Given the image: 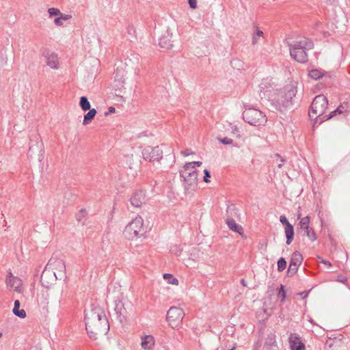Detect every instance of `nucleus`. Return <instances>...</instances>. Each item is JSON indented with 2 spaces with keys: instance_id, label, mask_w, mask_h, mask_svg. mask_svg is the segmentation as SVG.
Returning <instances> with one entry per match:
<instances>
[{
  "instance_id": "nucleus-1",
  "label": "nucleus",
  "mask_w": 350,
  "mask_h": 350,
  "mask_svg": "<svg viewBox=\"0 0 350 350\" xmlns=\"http://www.w3.org/2000/svg\"><path fill=\"white\" fill-rule=\"evenodd\" d=\"M267 80L262 81L260 84V93L267 97L275 109L283 112L293 106V98L297 94V88L293 85H287L281 90H275L269 85Z\"/></svg>"
},
{
  "instance_id": "nucleus-2",
  "label": "nucleus",
  "mask_w": 350,
  "mask_h": 350,
  "mask_svg": "<svg viewBox=\"0 0 350 350\" xmlns=\"http://www.w3.org/2000/svg\"><path fill=\"white\" fill-rule=\"evenodd\" d=\"M85 328L89 337L96 340L98 335H105L109 330V324L104 312L100 308H94L85 317Z\"/></svg>"
},
{
  "instance_id": "nucleus-3",
  "label": "nucleus",
  "mask_w": 350,
  "mask_h": 350,
  "mask_svg": "<svg viewBox=\"0 0 350 350\" xmlns=\"http://www.w3.org/2000/svg\"><path fill=\"white\" fill-rule=\"evenodd\" d=\"M314 48L312 40L306 38L294 41L289 44L291 57L299 63H306L308 60V51Z\"/></svg>"
},
{
  "instance_id": "nucleus-4",
  "label": "nucleus",
  "mask_w": 350,
  "mask_h": 350,
  "mask_svg": "<svg viewBox=\"0 0 350 350\" xmlns=\"http://www.w3.org/2000/svg\"><path fill=\"white\" fill-rule=\"evenodd\" d=\"M327 107L328 100L324 95L320 94L314 97L308 111L310 118L314 120V126L320 125L326 120L324 113Z\"/></svg>"
},
{
  "instance_id": "nucleus-5",
  "label": "nucleus",
  "mask_w": 350,
  "mask_h": 350,
  "mask_svg": "<svg viewBox=\"0 0 350 350\" xmlns=\"http://www.w3.org/2000/svg\"><path fill=\"white\" fill-rule=\"evenodd\" d=\"M180 176L184 182L185 189L187 191L193 189L198 185V173L195 167L186 163L180 170Z\"/></svg>"
},
{
  "instance_id": "nucleus-6",
  "label": "nucleus",
  "mask_w": 350,
  "mask_h": 350,
  "mask_svg": "<svg viewBox=\"0 0 350 350\" xmlns=\"http://www.w3.org/2000/svg\"><path fill=\"white\" fill-rule=\"evenodd\" d=\"M243 119L252 126L264 125L267 121V117L264 113L255 108H246L243 112Z\"/></svg>"
},
{
  "instance_id": "nucleus-7",
  "label": "nucleus",
  "mask_w": 350,
  "mask_h": 350,
  "mask_svg": "<svg viewBox=\"0 0 350 350\" xmlns=\"http://www.w3.org/2000/svg\"><path fill=\"white\" fill-rule=\"evenodd\" d=\"M124 233L131 239L138 238L144 233L143 229V219L142 217H136L133 219L125 228Z\"/></svg>"
},
{
  "instance_id": "nucleus-8",
  "label": "nucleus",
  "mask_w": 350,
  "mask_h": 350,
  "mask_svg": "<svg viewBox=\"0 0 350 350\" xmlns=\"http://www.w3.org/2000/svg\"><path fill=\"white\" fill-rule=\"evenodd\" d=\"M184 316L185 313L183 309L172 306L167 312L166 320L172 328H175L181 324Z\"/></svg>"
},
{
  "instance_id": "nucleus-9",
  "label": "nucleus",
  "mask_w": 350,
  "mask_h": 350,
  "mask_svg": "<svg viewBox=\"0 0 350 350\" xmlns=\"http://www.w3.org/2000/svg\"><path fill=\"white\" fill-rule=\"evenodd\" d=\"M297 218L299 219L297 228L304 231L303 236H306L312 242L316 241L317 234L314 229L310 226V217L308 215L301 218V214H298Z\"/></svg>"
},
{
  "instance_id": "nucleus-10",
  "label": "nucleus",
  "mask_w": 350,
  "mask_h": 350,
  "mask_svg": "<svg viewBox=\"0 0 350 350\" xmlns=\"http://www.w3.org/2000/svg\"><path fill=\"white\" fill-rule=\"evenodd\" d=\"M143 159L147 161H159L163 157V151L159 146H148L142 152Z\"/></svg>"
},
{
  "instance_id": "nucleus-11",
  "label": "nucleus",
  "mask_w": 350,
  "mask_h": 350,
  "mask_svg": "<svg viewBox=\"0 0 350 350\" xmlns=\"http://www.w3.org/2000/svg\"><path fill=\"white\" fill-rule=\"evenodd\" d=\"M46 267L53 271H56L60 280L66 278V265L63 260L52 257L49 259Z\"/></svg>"
},
{
  "instance_id": "nucleus-12",
  "label": "nucleus",
  "mask_w": 350,
  "mask_h": 350,
  "mask_svg": "<svg viewBox=\"0 0 350 350\" xmlns=\"http://www.w3.org/2000/svg\"><path fill=\"white\" fill-rule=\"evenodd\" d=\"M58 278L59 277L57 276L56 271H53L45 266L40 277V282L44 287L49 288Z\"/></svg>"
},
{
  "instance_id": "nucleus-13",
  "label": "nucleus",
  "mask_w": 350,
  "mask_h": 350,
  "mask_svg": "<svg viewBox=\"0 0 350 350\" xmlns=\"http://www.w3.org/2000/svg\"><path fill=\"white\" fill-rule=\"evenodd\" d=\"M303 259V256L299 252L295 251L292 254L287 271L288 276L291 277L297 272L298 268L301 265Z\"/></svg>"
},
{
  "instance_id": "nucleus-14",
  "label": "nucleus",
  "mask_w": 350,
  "mask_h": 350,
  "mask_svg": "<svg viewBox=\"0 0 350 350\" xmlns=\"http://www.w3.org/2000/svg\"><path fill=\"white\" fill-rule=\"evenodd\" d=\"M5 283L8 287L14 288L16 292H21L22 280L18 277L14 276L11 272H9Z\"/></svg>"
},
{
  "instance_id": "nucleus-15",
  "label": "nucleus",
  "mask_w": 350,
  "mask_h": 350,
  "mask_svg": "<svg viewBox=\"0 0 350 350\" xmlns=\"http://www.w3.org/2000/svg\"><path fill=\"white\" fill-rule=\"evenodd\" d=\"M290 347L291 350H305L306 346L300 340V337L297 334H291L288 338Z\"/></svg>"
},
{
  "instance_id": "nucleus-16",
  "label": "nucleus",
  "mask_w": 350,
  "mask_h": 350,
  "mask_svg": "<svg viewBox=\"0 0 350 350\" xmlns=\"http://www.w3.org/2000/svg\"><path fill=\"white\" fill-rule=\"evenodd\" d=\"M172 32L167 29L160 38L159 42V46L166 50L170 49L173 46V41L172 40Z\"/></svg>"
},
{
  "instance_id": "nucleus-17",
  "label": "nucleus",
  "mask_w": 350,
  "mask_h": 350,
  "mask_svg": "<svg viewBox=\"0 0 350 350\" xmlns=\"http://www.w3.org/2000/svg\"><path fill=\"white\" fill-rule=\"evenodd\" d=\"M145 193L142 190L135 191L130 199L133 206L139 208L145 202Z\"/></svg>"
},
{
  "instance_id": "nucleus-18",
  "label": "nucleus",
  "mask_w": 350,
  "mask_h": 350,
  "mask_svg": "<svg viewBox=\"0 0 350 350\" xmlns=\"http://www.w3.org/2000/svg\"><path fill=\"white\" fill-rule=\"evenodd\" d=\"M350 113V107L348 103H343L340 104L338 107L330 112L328 115H325V118L326 120L331 119L332 118L336 116V114H349Z\"/></svg>"
},
{
  "instance_id": "nucleus-19",
  "label": "nucleus",
  "mask_w": 350,
  "mask_h": 350,
  "mask_svg": "<svg viewBox=\"0 0 350 350\" xmlns=\"http://www.w3.org/2000/svg\"><path fill=\"white\" fill-rule=\"evenodd\" d=\"M115 87L120 88L125 82V71L122 68H117L113 72Z\"/></svg>"
},
{
  "instance_id": "nucleus-20",
  "label": "nucleus",
  "mask_w": 350,
  "mask_h": 350,
  "mask_svg": "<svg viewBox=\"0 0 350 350\" xmlns=\"http://www.w3.org/2000/svg\"><path fill=\"white\" fill-rule=\"evenodd\" d=\"M35 142V144H31L29 148V153L33 152L34 150L39 151L40 152L43 151V143L38 134L36 133L32 135L30 137V142Z\"/></svg>"
},
{
  "instance_id": "nucleus-21",
  "label": "nucleus",
  "mask_w": 350,
  "mask_h": 350,
  "mask_svg": "<svg viewBox=\"0 0 350 350\" xmlns=\"http://www.w3.org/2000/svg\"><path fill=\"white\" fill-rule=\"evenodd\" d=\"M142 347L145 350H150L154 345V338L152 335H146L142 338Z\"/></svg>"
},
{
  "instance_id": "nucleus-22",
  "label": "nucleus",
  "mask_w": 350,
  "mask_h": 350,
  "mask_svg": "<svg viewBox=\"0 0 350 350\" xmlns=\"http://www.w3.org/2000/svg\"><path fill=\"white\" fill-rule=\"evenodd\" d=\"M284 233L286 239V244L290 245L292 243L295 236L294 228L292 224L287 225V226L284 227Z\"/></svg>"
},
{
  "instance_id": "nucleus-23",
  "label": "nucleus",
  "mask_w": 350,
  "mask_h": 350,
  "mask_svg": "<svg viewBox=\"0 0 350 350\" xmlns=\"http://www.w3.org/2000/svg\"><path fill=\"white\" fill-rule=\"evenodd\" d=\"M226 223L232 231L239 234L242 233L243 228L236 223L234 219H226Z\"/></svg>"
},
{
  "instance_id": "nucleus-24",
  "label": "nucleus",
  "mask_w": 350,
  "mask_h": 350,
  "mask_svg": "<svg viewBox=\"0 0 350 350\" xmlns=\"http://www.w3.org/2000/svg\"><path fill=\"white\" fill-rule=\"evenodd\" d=\"M46 57V64L53 69L57 68V56L55 55L53 53L47 55H44Z\"/></svg>"
},
{
  "instance_id": "nucleus-25",
  "label": "nucleus",
  "mask_w": 350,
  "mask_h": 350,
  "mask_svg": "<svg viewBox=\"0 0 350 350\" xmlns=\"http://www.w3.org/2000/svg\"><path fill=\"white\" fill-rule=\"evenodd\" d=\"M20 305L19 300H15L12 312L14 315L24 319L26 317V312L23 309H20Z\"/></svg>"
},
{
  "instance_id": "nucleus-26",
  "label": "nucleus",
  "mask_w": 350,
  "mask_h": 350,
  "mask_svg": "<svg viewBox=\"0 0 350 350\" xmlns=\"http://www.w3.org/2000/svg\"><path fill=\"white\" fill-rule=\"evenodd\" d=\"M238 209L234 204H230L226 208V219H234L238 217Z\"/></svg>"
},
{
  "instance_id": "nucleus-27",
  "label": "nucleus",
  "mask_w": 350,
  "mask_h": 350,
  "mask_svg": "<svg viewBox=\"0 0 350 350\" xmlns=\"http://www.w3.org/2000/svg\"><path fill=\"white\" fill-rule=\"evenodd\" d=\"M96 110L95 109H90L88 110V112L84 116L83 120V125H88L89 124L92 120L94 118L95 116L96 115Z\"/></svg>"
},
{
  "instance_id": "nucleus-28",
  "label": "nucleus",
  "mask_w": 350,
  "mask_h": 350,
  "mask_svg": "<svg viewBox=\"0 0 350 350\" xmlns=\"http://www.w3.org/2000/svg\"><path fill=\"white\" fill-rule=\"evenodd\" d=\"M79 106L81 109L86 111L91 109V105L86 96H81L79 100Z\"/></svg>"
},
{
  "instance_id": "nucleus-29",
  "label": "nucleus",
  "mask_w": 350,
  "mask_h": 350,
  "mask_svg": "<svg viewBox=\"0 0 350 350\" xmlns=\"http://www.w3.org/2000/svg\"><path fill=\"white\" fill-rule=\"evenodd\" d=\"M325 75V72L320 69H312L309 72V77L311 79L317 80L321 78Z\"/></svg>"
},
{
  "instance_id": "nucleus-30",
  "label": "nucleus",
  "mask_w": 350,
  "mask_h": 350,
  "mask_svg": "<svg viewBox=\"0 0 350 350\" xmlns=\"http://www.w3.org/2000/svg\"><path fill=\"white\" fill-rule=\"evenodd\" d=\"M163 278L167 281V282L168 284H174V285H178V279L174 278L170 273H164L163 274Z\"/></svg>"
},
{
  "instance_id": "nucleus-31",
  "label": "nucleus",
  "mask_w": 350,
  "mask_h": 350,
  "mask_svg": "<svg viewBox=\"0 0 350 350\" xmlns=\"http://www.w3.org/2000/svg\"><path fill=\"white\" fill-rule=\"evenodd\" d=\"M277 295L278 297L281 298L280 299L281 303L283 304L285 302L286 294V291L284 290V285L280 284V288L278 289Z\"/></svg>"
},
{
  "instance_id": "nucleus-32",
  "label": "nucleus",
  "mask_w": 350,
  "mask_h": 350,
  "mask_svg": "<svg viewBox=\"0 0 350 350\" xmlns=\"http://www.w3.org/2000/svg\"><path fill=\"white\" fill-rule=\"evenodd\" d=\"M262 36L263 31L256 28V31L254 33L252 36V44H256L258 42L259 38L262 37Z\"/></svg>"
},
{
  "instance_id": "nucleus-33",
  "label": "nucleus",
  "mask_w": 350,
  "mask_h": 350,
  "mask_svg": "<svg viewBox=\"0 0 350 350\" xmlns=\"http://www.w3.org/2000/svg\"><path fill=\"white\" fill-rule=\"evenodd\" d=\"M286 267V261L284 258H280L278 260V271L281 272L284 271Z\"/></svg>"
},
{
  "instance_id": "nucleus-34",
  "label": "nucleus",
  "mask_w": 350,
  "mask_h": 350,
  "mask_svg": "<svg viewBox=\"0 0 350 350\" xmlns=\"http://www.w3.org/2000/svg\"><path fill=\"white\" fill-rule=\"evenodd\" d=\"M219 141L224 145H231L233 144V140L227 137L223 138H219Z\"/></svg>"
},
{
  "instance_id": "nucleus-35",
  "label": "nucleus",
  "mask_w": 350,
  "mask_h": 350,
  "mask_svg": "<svg viewBox=\"0 0 350 350\" xmlns=\"http://www.w3.org/2000/svg\"><path fill=\"white\" fill-rule=\"evenodd\" d=\"M50 16L59 15L60 11L57 8H51L48 10Z\"/></svg>"
},
{
  "instance_id": "nucleus-36",
  "label": "nucleus",
  "mask_w": 350,
  "mask_h": 350,
  "mask_svg": "<svg viewBox=\"0 0 350 350\" xmlns=\"http://www.w3.org/2000/svg\"><path fill=\"white\" fill-rule=\"evenodd\" d=\"M204 178H203L204 181L205 183H209L211 181L210 179H209L211 178V173H210L209 170H207V169H205L204 170Z\"/></svg>"
},
{
  "instance_id": "nucleus-37",
  "label": "nucleus",
  "mask_w": 350,
  "mask_h": 350,
  "mask_svg": "<svg viewBox=\"0 0 350 350\" xmlns=\"http://www.w3.org/2000/svg\"><path fill=\"white\" fill-rule=\"evenodd\" d=\"M280 221L285 226H287V225L291 224L285 215H280Z\"/></svg>"
},
{
  "instance_id": "nucleus-38",
  "label": "nucleus",
  "mask_w": 350,
  "mask_h": 350,
  "mask_svg": "<svg viewBox=\"0 0 350 350\" xmlns=\"http://www.w3.org/2000/svg\"><path fill=\"white\" fill-rule=\"evenodd\" d=\"M85 209H81L79 213L77 215V219L78 221H81L82 219L85 217Z\"/></svg>"
},
{
  "instance_id": "nucleus-39",
  "label": "nucleus",
  "mask_w": 350,
  "mask_h": 350,
  "mask_svg": "<svg viewBox=\"0 0 350 350\" xmlns=\"http://www.w3.org/2000/svg\"><path fill=\"white\" fill-rule=\"evenodd\" d=\"M187 165H189L191 167H195L196 168V166H201L202 163L201 161H193V162H189V163H187Z\"/></svg>"
},
{
  "instance_id": "nucleus-40",
  "label": "nucleus",
  "mask_w": 350,
  "mask_h": 350,
  "mask_svg": "<svg viewBox=\"0 0 350 350\" xmlns=\"http://www.w3.org/2000/svg\"><path fill=\"white\" fill-rule=\"evenodd\" d=\"M188 3L191 8L195 9L197 8V0H188Z\"/></svg>"
},
{
  "instance_id": "nucleus-41",
  "label": "nucleus",
  "mask_w": 350,
  "mask_h": 350,
  "mask_svg": "<svg viewBox=\"0 0 350 350\" xmlns=\"http://www.w3.org/2000/svg\"><path fill=\"white\" fill-rule=\"evenodd\" d=\"M54 23L56 25H57V26H62L63 25V22H62V20L61 19L60 16L55 18Z\"/></svg>"
},
{
  "instance_id": "nucleus-42",
  "label": "nucleus",
  "mask_w": 350,
  "mask_h": 350,
  "mask_svg": "<svg viewBox=\"0 0 350 350\" xmlns=\"http://www.w3.org/2000/svg\"><path fill=\"white\" fill-rule=\"evenodd\" d=\"M59 16L61 18V19L63 21H67L68 19H70L71 18V16L70 15H68V14H64L60 12L59 14Z\"/></svg>"
},
{
  "instance_id": "nucleus-43",
  "label": "nucleus",
  "mask_w": 350,
  "mask_h": 350,
  "mask_svg": "<svg viewBox=\"0 0 350 350\" xmlns=\"http://www.w3.org/2000/svg\"><path fill=\"white\" fill-rule=\"evenodd\" d=\"M116 111V109L113 107H109L108 108V111L105 113V116H109L111 113H113Z\"/></svg>"
},
{
  "instance_id": "nucleus-44",
  "label": "nucleus",
  "mask_w": 350,
  "mask_h": 350,
  "mask_svg": "<svg viewBox=\"0 0 350 350\" xmlns=\"http://www.w3.org/2000/svg\"><path fill=\"white\" fill-rule=\"evenodd\" d=\"M309 294V291H303L299 293L297 295L301 296L303 299H306Z\"/></svg>"
},
{
  "instance_id": "nucleus-45",
  "label": "nucleus",
  "mask_w": 350,
  "mask_h": 350,
  "mask_svg": "<svg viewBox=\"0 0 350 350\" xmlns=\"http://www.w3.org/2000/svg\"><path fill=\"white\" fill-rule=\"evenodd\" d=\"M127 31H128V33L129 34H133L135 33V29H134V27L133 26H129L128 28H127Z\"/></svg>"
},
{
  "instance_id": "nucleus-46",
  "label": "nucleus",
  "mask_w": 350,
  "mask_h": 350,
  "mask_svg": "<svg viewBox=\"0 0 350 350\" xmlns=\"http://www.w3.org/2000/svg\"><path fill=\"white\" fill-rule=\"evenodd\" d=\"M174 248L176 249V251L174 250L172 248L171 249L172 252H174L176 256H178L180 254V250L178 249L177 246H174Z\"/></svg>"
},
{
  "instance_id": "nucleus-47",
  "label": "nucleus",
  "mask_w": 350,
  "mask_h": 350,
  "mask_svg": "<svg viewBox=\"0 0 350 350\" xmlns=\"http://www.w3.org/2000/svg\"><path fill=\"white\" fill-rule=\"evenodd\" d=\"M191 154V152H189L188 151V150H185V151H183V152H182V154H183L184 157L189 156V154Z\"/></svg>"
},
{
  "instance_id": "nucleus-48",
  "label": "nucleus",
  "mask_w": 350,
  "mask_h": 350,
  "mask_svg": "<svg viewBox=\"0 0 350 350\" xmlns=\"http://www.w3.org/2000/svg\"><path fill=\"white\" fill-rule=\"evenodd\" d=\"M338 281H340L342 283H345L347 282V278L344 277L342 278L339 279Z\"/></svg>"
},
{
  "instance_id": "nucleus-49",
  "label": "nucleus",
  "mask_w": 350,
  "mask_h": 350,
  "mask_svg": "<svg viewBox=\"0 0 350 350\" xmlns=\"http://www.w3.org/2000/svg\"><path fill=\"white\" fill-rule=\"evenodd\" d=\"M284 162V159H281V163L278 164V167L279 168H281V167H282V163H283Z\"/></svg>"
},
{
  "instance_id": "nucleus-50",
  "label": "nucleus",
  "mask_w": 350,
  "mask_h": 350,
  "mask_svg": "<svg viewBox=\"0 0 350 350\" xmlns=\"http://www.w3.org/2000/svg\"><path fill=\"white\" fill-rule=\"evenodd\" d=\"M232 132H233L234 133H235L236 132H238V129H237V126H235V127L232 129Z\"/></svg>"
},
{
  "instance_id": "nucleus-51",
  "label": "nucleus",
  "mask_w": 350,
  "mask_h": 350,
  "mask_svg": "<svg viewBox=\"0 0 350 350\" xmlns=\"http://www.w3.org/2000/svg\"><path fill=\"white\" fill-rule=\"evenodd\" d=\"M323 262L324 264H325V265H329V266L331 265V263H330L329 262H328V261L323 260Z\"/></svg>"
},
{
  "instance_id": "nucleus-52",
  "label": "nucleus",
  "mask_w": 350,
  "mask_h": 350,
  "mask_svg": "<svg viewBox=\"0 0 350 350\" xmlns=\"http://www.w3.org/2000/svg\"><path fill=\"white\" fill-rule=\"evenodd\" d=\"M241 283L243 286H246L245 281V280H244V279H242V280H241Z\"/></svg>"
},
{
  "instance_id": "nucleus-53",
  "label": "nucleus",
  "mask_w": 350,
  "mask_h": 350,
  "mask_svg": "<svg viewBox=\"0 0 350 350\" xmlns=\"http://www.w3.org/2000/svg\"><path fill=\"white\" fill-rule=\"evenodd\" d=\"M309 321L314 325L315 324L312 319H310Z\"/></svg>"
},
{
  "instance_id": "nucleus-54",
  "label": "nucleus",
  "mask_w": 350,
  "mask_h": 350,
  "mask_svg": "<svg viewBox=\"0 0 350 350\" xmlns=\"http://www.w3.org/2000/svg\"><path fill=\"white\" fill-rule=\"evenodd\" d=\"M42 153L40 154V159H39V161H41V159H42Z\"/></svg>"
},
{
  "instance_id": "nucleus-55",
  "label": "nucleus",
  "mask_w": 350,
  "mask_h": 350,
  "mask_svg": "<svg viewBox=\"0 0 350 350\" xmlns=\"http://www.w3.org/2000/svg\"><path fill=\"white\" fill-rule=\"evenodd\" d=\"M43 309H46V311L48 312V309L45 306H44Z\"/></svg>"
},
{
  "instance_id": "nucleus-56",
  "label": "nucleus",
  "mask_w": 350,
  "mask_h": 350,
  "mask_svg": "<svg viewBox=\"0 0 350 350\" xmlns=\"http://www.w3.org/2000/svg\"><path fill=\"white\" fill-rule=\"evenodd\" d=\"M275 156L278 157H280V155L279 154H276Z\"/></svg>"
},
{
  "instance_id": "nucleus-57",
  "label": "nucleus",
  "mask_w": 350,
  "mask_h": 350,
  "mask_svg": "<svg viewBox=\"0 0 350 350\" xmlns=\"http://www.w3.org/2000/svg\"><path fill=\"white\" fill-rule=\"evenodd\" d=\"M2 336V333L0 332V337Z\"/></svg>"
},
{
  "instance_id": "nucleus-58",
  "label": "nucleus",
  "mask_w": 350,
  "mask_h": 350,
  "mask_svg": "<svg viewBox=\"0 0 350 350\" xmlns=\"http://www.w3.org/2000/svg\"><path fill=\"white\" fill-rule=\"evenodd\" d=\"M165 350H167V349H165Z\"/></svg>"
}]
</instances>
